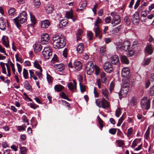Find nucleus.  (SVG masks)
<instances>
[{"mask_svg":"<svg viewBox=\"0 0 154 154\" xmlns=\"http://www.w3.org/2000/svg\"><path fill=\"white\" fill-rule=\"evenodd\" d=\"M34 5L37 8H38L41 5L40 0H34Z\"/></svg>","mask_w":154,"mask_h":154,"instance_id":"obj_39","label":"nucleus"},{"mask_svg":"<svg viewBox=\"0 0 154 154\" xmlns=\"http://www.w3.org/2000/svg\"><path fill=\"white\" fill-rule=\"evenodd\" d=\"M150 80L151 82H154V73H152L150 74Z\"/></svg>","mask_w":154,"mask_h":154,"instance_id":"obj_64","label":"nucleus"},{"mask_svg":"<svg viewBox=\"0 0 154 154\" xmlns=\"http://www.w3.org/2000/svg\"><path fill=\"white\" fill-rule=\"evenodd\" d=\"M140 103L143 109H148L150 108V100L147 97H143L141 100Z\"/></svg>","mask_w":154,"mask_h":154,"instance_id":"obj_8","label":"nucleus"},{"mask_svg":"<svg viewBox=\"0 0 154 154\" xmlns=\"http://www.w3.org/2000/svg\"><path fill=\"white\" fill-rule=\"evenodd\" d=\"M31 20L32 23L34 25L36 23V19L34 15L31 13H30Z\"/></svg>","mask_w":154,"mask_h":154,"instance_id":"obj_34","label":"nucleus"},{"mask_svg":"<svg viewBox=\"0 0 154 154\" xmlns=\"http://www.w3.org/2000/svg\"><path fill=\"white\" fill-rule=\"evenodd\" d=\"M45 9L48 14L51 13L54 10L53 6L50 4H47L45 7Z\"/></svg>","mask_w":154,"mask_h":154,"instance_id":"obj_15","label":"nucleus"},{"mask_svg":"<svg viewBox=\"0 0 154 154\" xmlns=\"http://www.w3.org/2000/svg\"><path fill=\"white\" fill-rule=\"evenodd\" d=\"M141 139H136L133 142L131 147L132 148H135L138 143H140Z\"/></svg>","mask_w":154,"mask_h":154,"instance_id":"obj_27","label":"nucleus"},{"mask_svg":"<svg viewBox=\"0 0 154 154\" xmlns=\"http://www.w3.org/2000/svg\"><path fill=\"white\" fill-rule=\"evenodd\" d=\"M50 25V23L48 20H46L41 22V26L42 28H47Z\"/></svg>","mask_w":154,"mask_h":154,"instance_id":"obj_20","label":"nucleus"},{"mask_svg":"<svg viewBox=\"0 0 154 154\" xmlns=\"http://www.w3.org/2000/svg\"><path fill=\"white\" fill-rule=\"evenodd\" d=\"M67 24V21L65 19H62L60 22L59 26L60 28L65 27Z\"/></svg>","mask_w":154,"mask_h":154,"instance_id":"obj_24","label":"nucleus"},{"mask_svg":"<svg viewBox=\"0 0 154 154\" xmlns=\"http://www.w3.org/2000/svg\"><path fill=\"white\" fill-rule=\"evenodd\" d=\"M42 55L46 59H48L52 56V51L50 46L45 47L42 52Z\"/></svg>","mask_w":154,"mask_h":154,"instance_id":"obj_6","label":"nucleus"},{"mask_svg":"<svg viewBox=\"0 0 154 154\" xmlns=\"http://www.w3.org/2000/svg\"><path fill=\"white\" fill-rule=\"evenodd\" d=\"M16 64L18 69V72L20 74L22 71V68L21 65L20 64L17 63Z\"/></svg>","mask_w":154,"mask_h":154,"instance_id":"obj_54","label":"nucleus"},{"mask_svg":"<svg viewBox=\"0 0 154 154\" xmlns=\"http://www.w3.org/2000/svg\"><path fill=\"white\" fill-rule=\"evenodd\" d=\"M110 60L111 62L113 64H116L119 61V57L117 55H114L111 57Z\"/></svg>","mask_w":154,"mask_h":154,"instance_id":"obj_19","label":"nucleus"},{"mask_svg":"<svg viewBox=\"0 0 154 154\" xmlns=\"http://www.w3.org/2000/svg\"><path fill=\"white\" fill-rule=\"evenodd\" d=\"M77 51L80 54L84 51V45L82 43L80 44L77 48Z\"/></svg>","mask_w":154,"mask_h":154,"instance_id":"obj_26","label":"nucleus"},{"mask_svg":"<svg viewBox=\"0 0 154 154\" xmlns=\"http://www.w3.org/2000/svg\"><path fill=\"white\" fill-rule=\"evenodd\" d=\"M111 20V18L110 17H107L105 20V22L106 23H110Z\"/></svg>","mask_w":154,"mask_h":154,"instance_id":"obj_60","label":"nucleus"},{"mask_svg":"<svg viewBox=\"0 0 154 154\" xmlns=\"http://www.w3.org/2000/svg\"><path fill=\"white\" fill-rule=\"evenodd\" d=\"M97 27L95 29L94 32L96 37H97L100 32V29L99 26H96Z\"/></svg>","mask_w":154,"mask_h":154,"instance_id":"obj_41","label":"nucleus"},{"mask_svg":"<svg viewBox=\"0 0 154 154\" xmlns=\"http://www.w3.org/2000/svg\"><path fill=\"white\" fill-rule=\"evenodd\" d=\"M150 128H148L144 134L145 137L146 139H148L150 134Z\"/></svg>","mask_w":154,"mask_h":154,"instance_id":"obj_43","label":"nucleus"},{"mask_svg":"<svg viewBox=\"0 0 154 154\" xmlns=\"http://www.w3.org/2000/svg\"><path fill=\"white\" fill-rule=\"evenodd\" d=\"M114 85L112 82H111L109 85V90L110 93H111L112 90L114 89Z\"/></svg>","mask_w":154,"mask_h":154,"instance_id":"obj_47","label":"nucleus"},{"mask_svg":"<svg viewBox=\"0 0 154 154\" xmlns=\"http://www.w3.org/2000/svg\"><path fill=\"white\" fill-rule=\"evenodd\" d=\"M120 58L122 62L127 64L129 63V60L126 56L121 55L120 56Z\"/></svg>","mask_w":154,"mask_h":154,"instance_id":"obj_22","label":"nucleus"},{"mask_svg":"<svg viewBox=\"0 0 154 154\" xmlns=\"http://www.w3.org/2000/svg\"><path fill=\"white\" fill-rule=\"evenodd\" d=\"M95 102L97 105L100 108L106 109L109 107V103L104 98H102V100H100V99H97Z\"/></svg>","mask_w":154,"mask_h":154,"instance_id":"obj_5","label":"nucleus"},{"mask_svg":"<svg viewBox=\"0 0 154 154\" xmlns=\"http://www.w3.org/2000/svg\"><path fill=\"white\" fill-rule=\"evenodd\" d=\"M73 66L76 70L79 71L82 69V65L81 62L79 61H75L73 63Z\"/></svg>","mask_w":154,"mask_h":154,"instance_id":"obj_18","label":"nucleus"},{"mask_svg":"<svg viewBox=\"0 0 154 154\" xmlns=\"http://www.w3.org/2000/svg\"><path fill=\"white\" fill-rule=\"evenodd\" d=\"M34 66L35 68L39 69L41 71H42V69L40 65L37 60H35L33 63Z\"/></svg>","mask_w":154,"mask_h":154,"instance_id":"obj_32","label":"nucleus"},{"mask_svg":"<svg viewBox=\"0 0 154 154\" xmlns=\"http://www.w3.org/2000/svg\"><path fill=\"white\" fill-rule=\"evenodd\" d=\"M97 118L98 119V123L100 125V130H102L103 127V121L99 116H98Z\"/></svg>","mask_w":154,"mask_h":154,"instance_id":"obj_42","label":"nucleus"},{"mask_svg":"<svg viewBox=\"0 0 154 154\" xmlns=\"http://www.w3.org/2000/svg\"><path fill=\"white\" fill-rule=\"evenodd\" d=\"M61 101L62 103H65V106H67L68 108H69L70 107V104L67 102L66 101L64 100H61Z\"/></svg>","mask_w":154,"mask_h":154,"instance_id":"obj_58","label":"nucleus"},{"mask_svg":"<svg viewBox=\"0 0 154 154\" xmlns=\"http://www.w3.org/2000/svg\"><path fill=\"white\" fill-rule=\"evenodd\" d=\"M66 16L67 19H72L73 16L71 11H67L66 13Z\"/></svg>","mask_w":154,"mask_h":154,"instance_id":"obj_40","label":"nucleus"},{"mask_svg":"<svg viewBox=\"0 0 154 154\" xmlns=\"http://www.w3.org/2000/svg\"><path fill=\"white\" fill-rule=\"evenodd\" d=\"M53 45L55 49L63 48L66 45V40L64 38L59 35H55L53 37Z\"/></svg>","mask_w":154,"mask_h":154,"instance_id":"obj_1","label":"nucleus"},{"mask_svg":"<svg viewBox=\"0 0 154 154\" xmlns=\"http://www.w3.org/2000/svg\"><path fill=\"white\" fill-rule=\"evenodd\" d=\"M106 48L104 47H101L100 50V53L102 55H103L106 51Z\"/></svg>","mask_w":154,"mask_h":154,"instance_id":"obj_57","label":"nucleus"},{"mask_svg":"<svg viewBox=\"0 0 154 154\" xmlns=\"http://www.w3.org/2000/svg\"><path fill=\"white\" fill-rule=\"evenodd\" d=\"M23 77L25 78V79H27L28 76V70L25 68H24L23 69Z\"/></svg>","mask_w":154,"mask_h":154,"instance_id":"obj_36","label":"nucleus"},{"mask_svg":"<svg viewBox=\"0 0 154 154\" xmlns=\"http://www.w3.org/2000/svg\"><path fill=\"white\" fill-rule=\"evenodd\" d=\"M2 44L7 48L9 47L8 38L5 36H3L2 39Z\"/></svg>","mask_w":154,"mask_h":154,"instance_id":"obj_16","label":"nucleus"},{"mask_svg":"<svg viewBox=\"0 0 154 154\" xmlns=\"http://www.w3.org/2000/svg\"><path fill=\"white\" fill-rule=\"evenodd\" d=\"M64 87L60 85H56L54 87V90L57 92L61 91L64 89Z\"/></svg>","mask_w":154,"mask_h":154,"instance_id":"obj_23","label":"nucleus"},{"mask_svg":"<svg viewBox=\"0 0 154 154\" xmlns=\"http://www.w3.org/2000/svg\"><path fill=\"white\" fill-rule=\"evenodd\" d=\"M151 61V58H147L145 60H144V63H143L144 65H148L150 63Z\"/></svg>","mask_w":154,"mask_h":154,"instance_id":"obj_48","label":"nucleus"},{"mask_svg":"<svg viewBox=\"0 0 154 154\" xmlns=\"http://www.w3.org/2000/svg\"><path fill=\"white\" fill-rule=\"evenodd\" d=\"M94 96L95 97H99V94L96 90L95 87H94Z\"/></svg>","mask_w":154,"mask_h":154,"instance_id":"obj_55","label":"nucleus"},{"mask_svg":"<svg viewBox=\"0 0 154 154\" xmlns=\"http://www.w3.org/2000/svg\"><path fill=\"white\" fill-rule=\"evenodd\" d=\"M101 92L102 94L104 97L107 100H109L110 96L108 90L106 88L103 89H102Z\"/></svg>","mask_w":154,"mask_h":154,"instance_id":"obj_17","label":"nucleus"},{"mask_svg":"<svg viewBox=\"0 0 154 154\" xmlns=\"http://www.w3.org/2000/svg\"><path fill=\"white\" fill-rule=\"evenodd\" d=\"M150 93L151 96L154 95V86H152L150 89Z\"/></svg>","mask_w":154,"mask_h":154,"instance_id":"obj_61","label":"nucleus"},{"mask_svg":"<svg viewBox=\"0 0 154 154\" xmlns=\"http://www.w3.org/2000/svg\"><path fill=\"white\" fill-rule=\"evenodd\" d=\"M101 23V19H100L99 17H97V18L95 22V23H94V26H98V23Z\"/></svg>","mask_w":154,"mask_h":154,"instance_id":"obj_53","label":"nucleus"},{"mask_svg":"<svg viewBox=\"0 0 154 154\" xmlns=\"http://www.w3.org/2000/svg\"><path fill=\"white\" fill-rule=\"evenodd\" d=\"M122 26L121 25H119L118 27H115L113 30V31L115 32H118L121 28Z\"/></svg>","mask_w":154,"mask_h":154,"instance_id":"obj_49","label":"nucleus"},{"mask_svg":"<svg viewBox=\"0 0 154 154\" xmlns=\"http://www.w3.org/2000/svg\"><path fill=\"white\" fill-rule=\"evenodd\" d=\"M116 132V128H112L109 130V132L112 135H114Z\"/></svg>","mask_w":154,"mask_h":154,"instance_id":"obj_46","label":"nucleus"},{"mask_svg":"<svg viewBox=\"0 0 154 154\" xmlns=\"http://www.w3.org/2000/svg\"><path fill=\"white\" fill-rule=\"evenodd\" d=\"M110 15L112 17L111 24L113 26H116L119 24L121 21L120 16L115 12L110 13Z\"/></svg>","mask_w":154,"mask_h":154,"instance_id":"obj_4","label":"nucleus"},{"mask_svg":"<svg viewBox=\"0 0 154 154\" xmlns=\"http://www.w3.org/2000/svg\"><path fill=\"white\" fill-rule=\"evenodd\" d=\"M103 68L105 71L108 73L112 72L113 68L112 65L109 62L107 61L104 63Z\"/></svg>","mask_w":154,"mask_h":154,"instance_id":"obj_11","label":"nucleus"},{"mask_svg":"<svg viewBox=\"0 0 154 154\" xmlns=\"http://www.w3.org/2000/svg\"><path fill=\"white\" fill-rule=\"evenodd\" d=\"M130 73L129 69L128 67H124L122 71L121 74L122 77L127 76Z\"/></svg>","mask_w":154,"mask_h":154,"instance_id":"obj_14","label":"nucleus"},{"mask_svg":"<svg viewBox=\"0 0 154 154\" xmlns=\"http://www.w3.org/2000/svg\"><path fill=\"white\" fill-rule=\"evenodd\" d=\"M85 69L87 74L90 75L93 73L94 70L95 65H94L92 61H90L87 64Z\"/></svg>","mask_w":154,"mask_h":154,"instance_id":"obj_9","label":"nucleus"},{"mask_svg":"<svg viewBox=\"0 0 154 154\" xmlns=\"http://www.w3.org/2000/svg\"><path fill=\"white\" fill-rule=\"evenodd\" d=\"M59 94L60 97L65 99L69 101H71V99L68 98L67 96L63 92H62L60 93Z\"/></svg>","mask_w":154,"mask_h":154,"instance_id":"obj_30","label":"nucleus"},{"mask_svg":"<svg viewBox=\"0 0 154 154\" xmlns=\"http://www.w3.org/2000/svg\"><path fill=\"white\" fill-rule=\"evenodd\" d=\"M16 10L14 8H11L9 9L8 11V13L9 15L10 16H12L16 14L15 11Z\"/></svg>","mask_w":154,"mask_h":154,"instance_id":"obj_31","label":"nucleus"},{"mask_svg":"<svg viewBox=\"0 0 154 154\" xmlns=\"http://www.w3.org/2000/svg\"><path fill=\"white\" fill-rule=\"evenodd\" d=\"M79 85L81 91L82 92H84L85 91V87L84 85H82L81 83H80Z\"/></svg>","mask_w":154,"mask_h":154,"instance_id":"obj_62","label":"nucleus"},{"mask_svg":"<svg viewBox=\"0 0 154 154\" xmlns=\"http://www.w3.org/2000/svg\"><path fill=\"white\" fill-rule=\"evenodd\" d=\"M73 83L69 82L68 83L67 86L68 88L72 92L76 91H77V83L74 80H73Z\"/></svg>","mask_w":154,"mask_h":154,"instance_id":"obj_12","label":"nucleus"},{"mask_svg":"<svg viewBox=\"0 0 154 154\" xmlns=\"http://www.w3.org/2000/svg\"><path fill=\"white\" fill-rule=\"evenodd\" d=\"M137 103V102L136 98L134 97H132L131 101V106H134L136 105Z\"/></svg>","mask_w":154,"mask_h":154,"instance_id":"obj_35","label":"nucleus"},{"mask_svg":"<svg viewBox=\"0 0 154 154\" xmlns=\"http://www.w3.org/2000/svg\"><path fill=\"white\" fill-rule=\"evenodd\" d=\"M58 71L61 72L64 69V65L63 64H60L56 65Z\"/></svg>","mask_w":154,"mask_h":154,"instance_id":"obj_33","label":"nucleus"},{"mask_svg":"<svg viewBox=\"0 0 154 154\" xmlns=\"http://www.w3.org/2000/svg\"><path fill=\"white\" fill-rule=\"evenodd\" d=\"M95 74L96 75H98L100 72V69L98 66L95 65Z\"/></svg>","mask_w":154,"mask_h":154,"instance_id":"obj_51","label":"nucleus"},{"mask_svg":"<svg viewBox=\"0 0 154 154\" xmlns=\"http://www.w3.org/2000/svg\"><path fill=\"white\" fill-rule=\"evenodd\" d=\"M33 47L34 52L36 54L40 51L42 48V45L38 42H36L33 45Z\"/></svg>","mask_w":154,"mask_h":154,"instance_id":"obj_13","label":"nucleus"},{"mask_svg":"<svg viewBox=\"0 0 154 154\" xmlns=\"http://www.w3.org/2000/svg\"><path fill=\"white\" fill-rule=\"evenodd\" d=\"M87 5V2L86 1H83L81 5V6H80V8H84Z\"/></svg>","mask_w":154,"mask_h":154,"instance_id":"obj_63","label":"nucleus"},{"mask_svg":"<svg viewBox=\"0 0 154 154\" xmlns=\"http://www.w3.org/2000/svg\"><path fill=\"white\" fill-rule=\"evenodd\" d=\"M132 128H130L128 129V132L127 133V136L128 137H129L131 136L132 132Z\"/></svg>","mask_w":154,"mask_h":154,"instance_id":"obj_52","label":"nucleus"},{"mask_svg":"<svg viewBox=\"0 0 154 154\" xmlns=\"http://www.w3.org/2000/svg\"><path fill=\"white\" fill-rule=\"evenodd\" d=\"M121 114V112L120 109L119 108H118L116 111V116L117 117H119Z\"/></svg>","mask_w":154,"mask_h":154,"instance_id":"obj_50","label":"nucleus"},{"mask_svg":"<svg viewBox=\"0 0 154 154\" xmlns=\"http://www.w3.org/2000/svg\"><path fill=\"white\" fill-rule=\"evenodd\" d=\"M146 52L149 54H151L152 53V49L151 45H149L146 46L145 49Z\"/></svg>","mask_w":154,"mask_h":154,"instance_id":"obj_28","label":"nucleus"},{"mask_svg":"<svg viewBox=\"0 0 154 154\" xmlns=\"http://www.w3.org/2000/svg\"><path fill=\"white\" fill-rule=\"evenodd\" d=\"M130 47V43L129 41L126 40L124 41L122 44V49L125 52H127L126 54L128 57L132 56L134 54V50Z\"/></svg>","mask_w":154,"mask_h":154,"instance_id":"obj_2","label":"nucleus"},{"mask_svg":"<svg viewBox=\"0 0 154 154\" xmlns=\"http://www.w3.org/2000/svg\"><path fill=\"white\" fill-rule=\"evenodd\" d=\"M129 85L128 84H125L123 85L121 90L119 93V99H121L122 97L125 96L129 91Z\"/></svg>","mask_w":154,"mask_h":154,"instance_id":"obj_7","label":"nucleus"},{"mask_svg":"<svg viewBox=\"0 0 154 154\" xmlns=\"http://www.w3.org/2000/svg\"><path fill=\"white\" fill-rule=\"evenodd\" d=\"M139 13L138 12H136L133 15L132 20L133 21H138L139 20Z\"/></svg>","mask_w":154,"mask_h":154,"instance_id":"obj_29","label":"nucleus"},{"mask_svg":"<svg viewBox=\"0 0 154 154\" xmlns=\"http://www.w3.org/2000/svg\"><path fill=\"white\" fill-rule=\"evenodd\" d=\"M47 79L49 83H51L52 82V77L48 73L47 74Z\"/></svg>","mask_w":154,"mask_h":154,"instance_id":"obj_44","label":"nucleus"},{"mask_svg":"<svg viewBox=\"0 0 154 154\" xmlns=\"http://www.w3.org/2000/svg\"><path fill=\"white\" fill-rule=\"evenodd\" d=\"M20 149L21 153L22 154H26L27 152V149L26 147L23 146L21 147L20 145Z\"/></svg>","mask_w":154,"mask_h":154,"instance_id":"obj_37","label":"nucleus"},{"mask_svg":"<svg viewBox=\"0 0 154 154\" xmlns=\"http://www.w3.org/2000/svg\"><path fill=\"white\" fill-rule=\"evenodd\" d=\"M27 14L25 11H23L19 16L14 19V21L16 25L18 27L20 23H23L26 21Z\"/></svg>","mask_w":154,"mask_h":154,"instance_id":"obj_3","label":"nucleus"},{"mask_svg":"<svg viewBox=\"0 0 154 154\" xmlns=\"http://www.w3.org/2000/svg\"><path fill=\"white\" fill-rule=\"evenodd\" d=\"M88 38L89 40H92L93 37V33L91 31H89L87 33Z\"/></svg>","mask_w":154,"mask_h":154,"instance_id":"obj_45","label":"nucleus"},{"mask_svg":"<svg viewBox=\"0 0 154 154\" xmlns=\"http://www.w3.org/2000/svg\"><path fill=\"white\" fill-rule=\"evenodd\" d=\"M6 25L5 22L3 18H0V29L2 30H5L6 28Z\"/></svg>","mask_w":154,"mask_h":154,"instance_id":"obj_21","label":"nucleus"},{"mask_svg":"<svg viewBox=\"0 0 154 154\" xmlns=\"http://www.w3.org/2000/svg\"><path fill=\"white\" fill-rule=\"evenodd\" d=\"M124 21L126 25H129L131 24V20L128 17L126 16L124 18Z\"/></svg>","mask_w":154,"mask_h":154,"instance_id":"obj_38","label":"nucleus"},{"mask_svg":"<svg viewBox=\"0 0 154 154\" xmlns=\"http://www.w3.org/2000/svg\"><path fill=\"white\" fill-rule=\"evenodd\" d=\"M50 37L47 33L42 34L41 35V43L42 45H45L49 43Z\"/></svg>","mask_w":154,"mask_h":154,"instance_id":"obj_10","label":"nucleus"},{"mask_svg":"<svg viewBox=\"0 0 154 154\" xmlns=\"http://www.w3.org/2000/svg\"><path fill=\"white\" fill-rule=\"evenodd\" d=\"M24 88L30 91H32V89L31 86L29 83L28 81L26 80L25 81L24 84Z\"/></svg>","mask_w":154,"mask_h":154,"instance_id":"obj_25","label":"nucleus"},{"mask_svg":"<svg viewBox=\"0 0 154 154\" xmlns=\"http://www.w3.org/2000/svg\"><path fill=\"white\" fill-rule=\"evenodd\" d=\"M0 52L1 53H4L5 55L7 56V55L5 51V48H3L1 45H0Z\"/></svg>","mask_w":154,"mask_h":154,"instance_id":"obj_59","label":"nucleus"},{"mask_svg":"<svg viewBox=\"0 0 154 154\" xmlns=\"http://www.w3.org/2000/svg\"><path fill=\"white\" fill-rule=\"evenodd\" d=\"M42 71H41L40 70L39 72L36 71L35 72L37 75L38 76V78L40 79L42 77Z\"/></svg>","mask_w":154,"mask_h":154,"instance_id":"obj_56","label":"nucleus"}]
</instances>
